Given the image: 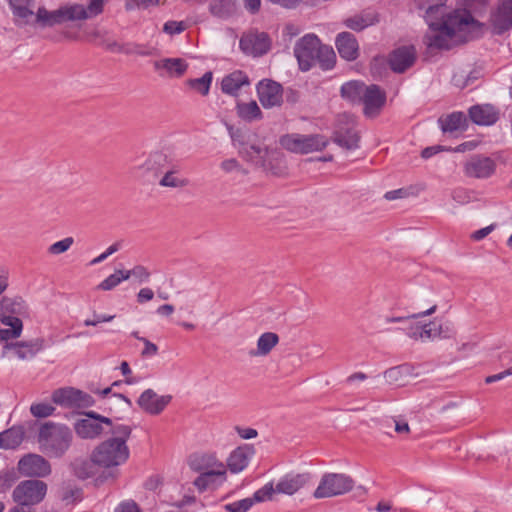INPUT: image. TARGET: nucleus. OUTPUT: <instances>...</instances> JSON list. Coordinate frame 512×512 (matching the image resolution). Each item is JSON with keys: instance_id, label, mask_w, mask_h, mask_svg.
Returning a JSON list of instances; mask_svg holds the SVG:
<instances>
[{"instance_id": "864d4df0", "label": "nucleus", "mask_w": 512, "mask_h": 512, "mask_svg": "<svg viewBox=\"0 0 512 512\" xmlns=\"http://www.w3.org/2000/svg\"><path fill=\"white\" fill-rule=\"evenodd\" d=\"M54 407L50 404L46 403H37L32 404L30 407V412L34 417L37 418H45L53 414Z\"/></svg>"}, {"instance_id": "412c9836", "label": "nucleus", "mask_w": 512, "mask_h": 512, "mask_svg": "<svg viewBox=\"0 0 512 512\" xmlns=\"http://www.w3.org/2000/svg\"><path fill=\"white\" fill-rule=\"evenodd\" d=\"M447 0H414L417 9L424 11V18L429 27L436 24V20L445 18V4Z\"/></svg>"}, {"instance_id": "473e14b6", "label": "nucleus", "mask_w": 512, "mask_h": 512, "mask_svg": "<svg viewBox=\"0 0 512 512\" xmlns=\"http://www.w3.org/2000/svg\"><path fill=\"white\" fill-rule=\"evenodd\" d=\"M236 112L239 118L247 122L260 120L263 117L260 107L254 100L250 102H238Z\"/></svg>"}, {"instance_id": "bb28decb", "label": "nucleus", "mask_w": 512, "mask_h": 512, "mask_svg": "<svg viewBox=\"0 0 512 512\" xmlns=\"http://www.w3.org/2000/svg\"><path fill=\"white\" fill-rule=\"evenodd\" d=\"M221 91L230 96H237L239 90L250 85L249 77L241 70L225 75L221 80Z\"/></svg>"}, {"instance_id": "8fccbe9b", "label": "nucleus", "mask_w": 512, "mask_h": 512, "mask_svg": "<svg viewBox=\"0 0 512 512\" xmlns=\"http://www.w3.org/2000/svg\"><path fill=\"white\" fill-rule=\"evenodd\" d=\"M316 62H319L323 69L332 68L335 62V53L333 49L329 46L320 45Z\"/></svg>"}, {"instance_id": "680f3d73", "label": "nucleus", "mask_w": 512, "mask_h": 512, "mask_svg": "<svg viewBox=\"0 0 512 512\" xmlns=\"http://www.w3.org/2000/svg\"><path fill=\"white\" fill-rule=\"evenodd\" d=\"M141 342L144 344V349L141 352L142 357H152L158 353V347L147 338H141Z\"/></svg>"}, {"instance_id": "5fc2aeb1", "label": "nucleus", "mask_w": 512, "mask_h": 512, "mask_svg": "<svg viewBox=\"0 0 512 512\" xmlns=\"http://www.w3.org/2000/svg\"><path fill=\"white\" fill-rule=\"evenodd\" d=\"M220 167L225 173L236 172L243 175L247 174V170L234 158L222 161Z\"/></svg>"}, {"instance_id": "de8ad7c7", "label": "nucleus", "mask_w": 512, "mask_h": 512, "mask_svg": "<svg viewBox=\"0 0 512 512\" xmlns=\"http://www.w3.org/2000/svg\"><path fill=\"white\" fill-rule=\"evenodd\" d=\"M436 309H437V306L433 305L428 310L420 312V313H416V314H411V315H406V316H386L384 318V321L387 324H390V323L406 324L412 320H416L421 317L432 315L433 313H435Z\"/></svg>"}, {"instance_id": "49530a36", "label": "nucleus", "mask_w": 512, "mask_h": 512, "mask_svg": "<svg viewBox=\"0 0 512 512\" xmlns=\"http://www.w3.org/2000/svg\"><path fill=\"white\" fill-rule=\"evenodd\" d=\"M125 270H116L113 274L105 278L98 286L97 289L102 291H110L118 286L122 281H125Z\"/></svg>"}, {"instance_id": "052dcab7", "label": "nucleus", "mask_w": 512, "mask_h": 512, "mask_svg": "<svg viewBox=\"0 0 512 512\" xmlns=\"http://www.w3.org/2000/svg\"><path fill=\"white\" fill-rule=\"evenodd\" d=\"M470 81V77L466 74L465 71H458L454 73L452 77L453 84L458 88H465Z\"/></svg>"}, {"instance_id": "6ab92c4d", "label": "nucleus", "mask_w": 512, "mask_h": 512, "mask_svg": "<svg viewBox=\"0 0 512 512\" xmlns=\"http://www.w3.org/2000/svg\"><path fill=\"white\" fill-rule=\"evenodd\" d=\"M171 399L170 395L158 396L154 390L147 389L140 395L137 404L145 412L157 415L165 409Z\"/></svg>"}, {"instance_id": "f704fd0d", "label": "nucleus", "mask_w": 512, "mask_h": 512, "mask_svg": "<svg viewBox=\"0 0 512 512\" xmlns=\"http://www.w3.org/2000/svg\"><path fill=\"white\" fill-rule=\"evenodd\" d=\"M366 85L359 81H350L342 85L341 95L352 103H360L365 92Z\"/></svg>"}, {"instance_id": "cd10ccee", "label": "nucleus", "mask_w": 512, "mask_h": 512, "mask_svg": "<svg viewBox=\"0 0 512 512\" xmlns=\"http://www.w3.org/2000/svg\"><path fill=\"white\" fill-rule=\"evenodd\" d=\"M156 70H164L169 77H181L188 68V63L182 58H164L154 62Z\"/></svg>"}, {"instance_id": "0e129e2a", "label": "nucleus", "mask_w": 512, "mask_h": 512, "mask_svg": "<svg viewBox=\"0 0 512 512\" xmlns=\"http://www.w3.org/2000/svg\"><path fill=\"white\" fill-rule=\"evenodd\" d=\"M157 3L158 2L156 0H126L125 8L126 10H133L135 8L148 7Z\"/></svg>"}, {"instance_id": "5701e85b", "label": "nucleus", "mask_w": 512, "mask_h": 512, "mask_svg": "<svg viewBox=\"0 0 512 512\" xmlns=\"http://www.w3.org/2000/svg\"><path fill=\"white\" fill-rule=\"evenodd\" d=\"M45 347V340L43 338H35L30 341H19L15 343H6L5 350H13L15 355L25 360L34 357L39 351Z\"/></svg>"}, {"instance_id": "aec40b11", "label": "nucleus", "mask_w": 512, "mask_h": 512, "mask_svg": "<svg viewBox=\"0 0 512 512\" xmlns=\"http://www.w3.org/2000/svg\"><path fill=\"white\" fill-rule=\"evenodd\" d=\"M416 60V51L413 46H403L395 49L389 56L390 68L396 73H403L410 68Z\"/></svg>"}, {"instance_id": "a211bd4d", "label": "nucleus", "mask_w": 512, "mask_h": 512, "mask_svg": "<svg viewBox=\"0 0 512 512\" xmlns=\"http://www.w3.org/2000/svg\"><path fill=\"white\" fill-rule=\"evenodd\" d=\"M239 154L248 161L263 165L268 149L256 139L255 135H249L244 141L240 142Z\"/></svg>"}, {"instance_id": "423d86ee", "label": "nucleus", "mask_w": 512, "mask_h": 512, "mask_svg": "<svg viewBox=\"0 0 512 512\" xmlns=\"http://www.w3.org/2000/svg\"><path fill=\"white\" fill-rule=\"evenodd\" d=\"M47 490V484L41 480H23L13 489L12 499L17 505L20 506H34L44 500L47 494Z\"/></svg>"}, {"instance_id": "c03bdc74", "label": "nucleus", "mask_w": 512, "mask_h": 512, "mask_svg": "<svg viewBox=\"0 0 512 512\" xmlns=\"http://www.w3.org/2000/svg\"><path fill=\"white\" fill-rule=\"evenodd\" d=\"M160 159V155L158 154H149L139 159L137 162V169L143 173H152L155 176H158L160 173V169L158 166V160Z\"/></svg>"}, {"instance_id": "79ce46f5", "label": "nucleus", "mask_w": 512, "mask_h": 512, "mask_svg": "<svg viewBox=\"0 0 512 512\" xmlns=\"http://www.w3.org/2000/svg\"><path fill=\"white\" fill-rule=\"evenodd\" d=\"M439 121L444 132H454L465 128L466 117L461 112H455L445 118H440Z\"/></svg>"}, {"instance_id": "20e7f679", "label": "nucleus", "mask_w": 512, "mask_h": 512, "mask_svg": "<svg viewBox=\"0 0 512 512\" xmlns=\"http://www.w3.org/2000/svg\"><path fill=\"white\" fill-rule=\"evenodd\" d=\"M71 441L72 433L66 426L48 422L39 430L40 449L50 457H61L69 449Z\"/></svg>"}, {"instance_id": "f03ea898", "label": "nucleus", "mask_w": 512, "mask_h": 512, "mask_svg": "<svg viewBox=\"0 0 512 512\" xmlns=\"http://www.w3.org/2000/svg\"><path fill=\"white\" fill-rule=\"evenodd\" d=\"M481 27L467 10H456L429 27L424 43L429 48L450 49L457 43L473 38Z\"/></svg>"}, {"instance_id": "bf43d9fd", "label": "nucleus", "mask_w": 512, "mask_h": 512, "mask_svg": "<svg viewBox=\"0 0 512 512\" xmlns=\"http://www.w3.org/2000/svg\"><path fill=\"white\" fill-rule=\"evenodd\" d=\"M186 29V25L183 21H168L164 24L163 31L167 34H179Z\"/></svg>"}, {"instance_id": "4468645a", "label": "nucleus", "mask_w": 512, "mask_h": 512, "mask_svg": "<svg viewBox=\"0 0 512 512\" xmlns=\"http://www.w3.org/2000/svg\"><path fill=\"white\" fill-rule=\"evenodd\" d=\"M18 470L27 477L43 478L51 474V465L41 455L27 454L19 460Z\"/></svg>"}, {"instance_id": "c85d7f7f", "label": "nucleus", "mask_w": 512, "mask_h": 512, "mask_svg": "<svg viewBox=\"0 0 512 512\" xmlns=\"http://www.w3.org/2000/svg\"><path fill=\"white\" fill-rule=\"evenodd\" d=\"M254 451L249 445L236 448L228 458V467L231 472L237 473L242 471L249 463Z\"/></svg>"}, {"instance_id": "e433bc0d", "label": "nucleus", "mask_w": 512, "mask_h": 512, "mask_svg": "<svg viewBox=\"0 0 512 512\" xmlns=\"http://www.w3.org/2000/svg\"><path fill=\"white\" fill-rule=\"evenodd\" d=\"M2 324L9 326V329H0V340L8 341L9 339H15L20 337L23 330V323L20 318H8L0 319Z\"/></svg>"}, {"instance_id": "37998d69", "label": "nucleus", "mask_w": 512, "mask_h": 512, "mask_svg": "<svg viewBox=\"0 0 512 512\" xmlns=\"http://www.w3.org/2000/svg\"><path fill=\"white\" fill-rule=\"evenodd\" d=\"M213 75L211 71L206 72L202 77L196 79H188L187 86L194 89L202 96H207L210 91Z\"/></svg>"}, {"instance_id": "39448f33", "label": "nucleus", "mask_w": 512, "mask_h": 512, "mask_svg": "<svg viewBox=\"0 0 512 512\" xmlns=\"http://www.w3.org/2000/svg\"><path fill=\"white\" fill-rule=\"evenodd\" d=\"M280 144L286 150L298 153L308 154L324 150L329 144L327 137L320 134H287L280 138Z\"/></svg>"}, {"instance_id": "72a5a7b5", "label": "nucleus", "mask_w": 512, "mask_h": 512, "mask_svg": "<svg viewBox=\"0 0 512 512\" xmlns=\"http://www.w3.org/2000/svg\"><path fill=\"white\" fill-rule=\"evenodd\" d=\"M379 22L378 15L374 12H367L360 15L347 18L345 25L355 31H361L366 27L372 26Z\"/></svg>"}, {"instance_id": "774afa93", "label": "nucleus", "mask_w": 512, "mask_h": 512, "mask_svg": "<svg viewBox=\"0 0 512 512\" xmlns=\"http://www.w3.org/2000/svg\"><path fill=\"white\" fill-rule=\"evenodd\" d=\"M154 297V292L150 288H142L137 294V302L142 304L152 300Z\"/></svg>"}, {"instance_id": "7c9ffc66", "label": "nucleus", "mask_w": 512, "mask_h": 512, "mask_svg": "<svg viewBox=\"0 0 512 512\" xmlns=\"http://www.w3.org/2000/svg\"><path fill=\"white\" fill-rule=\"evenodd\" d=\"M279 343V336L274 332H265L257 340L255 349L249 351L251 357H265Z\"/></svg>"}, {"instance_id": "2f4dec72", "label": "nucleus", "mask_w": 512, "mask_h": 512, "mask_svg": "<svg viewBox=\"0 0 512 512\" xmlns=\"http://www.w3.org/2000/svg\"><path fill=\"white\" fill-rule=\"evenodd\" d=\"M25 430L22 426H13L0 433V448L15 449L24 440Z\"/></svg>"}, {"instance_id": "ea45409f", "label": "nucleus", "mask_w": 512, "mask_h": 512, "mask_svg": "<svg viewBox=\"0 0 512 512\" xmlns=\"http://www.w3.org/2000/svg\"><path fill=\"white\" fill-rule=\"evenodd\" d=\"M159 185L165 188L182 189L189 185V180L180 176L178 170L171 169L164 173L162 178L159 180Z\"/></svg>"}, {"instance_id": "c9c22d12", "label": "nucleus", "mask_w": 512, "mask_h": 512, "mask_svg": "<svg viewBox=\"0 0 512 512\" xmlns=\"http://www.w3.org/2000/svg\"><path fill=\"white\" fill-rule=\"evenodd\" d=\"M226 474V469L224 465H217L215 469L207 470L206 472L200 473V475L195 479L194 485L198 488L200 492L204 491L208 488L216 477H224Z\"/></svg>"}, {"instance_id": "13d9d810", "label": "nucleus", "mask_w": 512, "mask_h": 512, "mask_svg": "<svg viewBox=\"0 0 512 512\" xmlns=\"http://www.w3.org/2000/svg\"><path fill=\"white\" fill-rule=\"evenodd\" d=\"M405 329L406 335L415 341H420L423 324L421 322H408Z\"/></svg>"}, {"instance_id": "f257e3e1", "label": "nucleus", "mask_w": 512, "mask_h": 512, "mask_svg": "<svg viewBox=\"0 0 512 512\" xmlns=\"http://www.w3.org/2000/svg\"><path fill=\"white\" fill-rule=\"evenodd\" d=\"M12 11L13 22L19 28L45 29L55 26H72L62 36L67 41H80L79 33L82 24L94 19L104 12L109 0H89L88 3L66 2L54 10L44 5H37L36 0H8Z\"/></svg>"}, {"instance_id": "4d7b16f0", "label": "nucleus", "mask_w": 512, "mask_h": 512, "mask_svg": "<svg viewBox=\"0 0 512 512\" xmlns=\"http://www.w3.org/2000/svg\"><path fill=\"white\" fill-rule=\"evenodd\" d=\"M254 499L245 498L231 504L226 505V510L229 512H247L253 505Z\"/></svg>"}, {"instance_id": "603ef678", "label": "nucleus", "mask_w": 512, "mask_h": 512, "mask_svg": "<svg viewBox=\"0 0 512 512\" xmlns=\"http://www.w3.org/2000/svg\"><path fill=\"white\" fill-rule=\"evenodd\" d=\"M17 480V475L13 470H4L0 472V493L9 490Z\"/></svg>"}, {"instance_id": "e2e57ef3", "label": "nucleus", "mask_w": 512, "mask_h": 512, "mask_svg": "<svg viewBox=\"0 0 512 512\" xmlns=\"http://www.w3.org/2000/svg\"><path fill=\"white\" fill-rule=\"evenodd\" d=\"M273 5H277L287 10H293L300 6L303 0H267Z\"/></svg>"}, {"instance_id": "4c0bfd02", "label": "nucleus", "mask_w": 512, "mask_h": 512, "mask_svg": "<svg viewBox=\"0 0 512 512\" xmlns=\"http://www.w3.org/2000/svg\"><path fill=\"white\" fill-rule=\"evenodd\" d=\"M189 465L192 470L203 473L215 469L217 465H223V463L218 462L211 455H193L190 458Z\"/></svg>"}, {"instance_id": "393cba45", "label": "nucleus", "mask_w": 512, "mask_h": 512, "mask_svg": "<svg viewBox=\"0 0 512 512\" xmlns=\"http://www.w3.org/2000/svg\"><path fill=\"white\" fill-rule=\"evenodd\" d=\"M338 53L348 61L355 60L359 55V45L356 37L350 32L338 34L335 41Z\"/></svg>"}, {"instance_id": "a19ab883", "label": "nucleus", "mask_w": 512, "mask_h": 512, "mask_svg": "<svg viewBox=\"0 0 512 512\" xmlns=\"http://www.w3.org/2000/svg\"><path fill=\"white\" fill-rule=\"evenodd\" d=\"M212 15L218 18H228L236 11V5L233 0H213L209 5Z\"/></svg>"}, {"instance_id": "f3484780", "label": "nucleus", "mask_w": 512, "mask_h": 512, "mask_svg": "<svg viewBox=\"0 0 512 512\" xmlns=\"http://www.w3.org/2000/svg\"><path fill=\"white\" fill-rule=\"evenodd\" d=\"M385 101L386 94L380 87L377 85L366 86L360 102L364 105V115L369 118L376 117L383 108Z\"/></svg>"}, {"instance_id": "338daca9", "label": "nucleus", "mask_w": 512, "mask_h": 512, "mask_svg": "<svg viewBox=\"0 0 512 512\" xmlns=\"http://www.w3.org/2000/svg\"><path fill=\"white\" fill-rule=\"evenodd\" d=\"M115 512H141L138 505L133 501H127L121 503L115 510Z\"/></svg>"}, {"instance_id": "9d476101", "label": "nucleus", "mask_w": 512, "mask_h": 512, "mask_svg": "<svg viewBox=\"0 0 512 512\" xmlns=\"http://www.w3.org/2000/svg\"><path fill=\"white\" fill-rule=\"evenodd\" d=\"M52 400L54 403L69 409H83L94 404V400L89 394L72 387L54 391Z\"/></svg>"}, {"instance_id": "1a4fd4ad", "label": "nucleus", "mask_w": 512, "mask_h": 512, "mask_svg": "<svg viewBox=\"0 0 512 512\" xmlns=\"http://www.w3.org/2000/svg\"><path fill=\"white\" fill-rule=\"evenodd\" d=\"M239 46L244 54L260 57L270 50L271 39L265 32L249 30L241 36Z\"/></svg>"}, {"instance_id": "dca6fc26", "label": "nucleus", "mask_w": 512, "mask_h": 512, "mask_svg": "<svg viewBox=\"0 0 512 512\" xmlns=\"http://www.w3.org/2000/svg\"><path fill=\"white\" fill-rule=\"evenodd\" d=\"M495 34H502L512 28V0H500L490 16Z\"/></svg>"}, {"instance_id": "f8f14e48", "label": "nucleus", "mask_w": 512, "mask_h": 512, "mask_svg": "<svg viewBox=\"0 0 512 512\" xmlns=\"http://www.w3.org/2000/svg\"><path fill=\"white\" fill-rule=\"evenodd\" d=\"M85 416L86 418L78 420L74 425L76 434L82 439L96 438L103 433L102 424L111 425L110 418L95 412H87Z\"/></svg>"}, {"instance_id": "7ed1b4c3", "label": "nucleus", "mask_w": 512, "mask_h": 512, "mask_svg": "<svg viewBox=\"0 0 512 512\" xmlns=\"http://www.w3.org/2000/svg\"><path fill=\"white\" fill-rule=\"evenodd\" d=\"M113 436L101 442L92 452V461L97 466L111 468L124 464L130 455L126 444L131 435V428L118 425L112 430Z\"/></svg>"}, {"instance_id": "2eb2a0df", "label": "nucleus", "mask_w": 512, "mask_h": 512, "mask_svg": "<svg viewBox=\"0 0 512 512\" xmlns=\"http://www.w3.org/2000/svg\"><path fill=\"white\" fill-rule=\"evenodd\" d=\"M257 95L260 103L266 109L279 107L283 103L282 86L270 79H264L257 84Z\"/></svg>"}, {"instance_id": "c756f323", "label": "nucleus", "mask_w": 512, "mask_h": 512, "mask_svg": "<svg viewBox=\"0 0 512 512\" xmlns=\"http://www.w3.org/2000/svg\"><path fill=\"white\" fill-rule=\"evenodd\" d=\"M469 116L478 125H491L498 119V113L491 105H476L470 108Z\"/></svg>"}, {"instance_id": "69168bd1", "label": "nucleus", "mask_w": 512, "mask_h": 512, "mask_svg": "<svg viewBox=\"0 0 512 512\" xmlns=\"http://www.w3.org/2000/svg\"><path fill=\"white\" fill-rule=\"evenodd\" d=\"M495 228H496V224H491L487 227H484L477 231H474L470 235V239L474 240V241H480V240L484 239L485 237H487L492 231H494Z\"/></svg>"}, {"instance_id": "6e6d98bb", "label": "nucleus", "mask_w": 512, "mask_h": 512, "mask_svg": "<svg viewBox=\"0 0 512 512\" xmlns=\"http://www.w3.org/2000/svg\"><path fill=\"white\" fill-rule=\"evenodd\" d=\"M74 240L72 237H67L63 240H60L58 242L53 243L49 246L48 252L52 255H59L64 252H66L71 245L73 244Z\"/></svg>"}, {"instance_id": "0eeeda50", "label": "nucleus", "mask_w": 512, "mask_h": 512, "mask_svg": "<svg viewBox=\"0 0 512 512\" xmlns=\"http://www.w3.org/2000/svg\"><path fill=\"white\" fill-rule=\"evenodd\" d=\"M354 480L344 473L325 474L314 491V497L329 498L350 492L354 487Z\"/></svg>"}, {"instance_id": "b1692460", "label": "nucleus", "mask_w": 512, "mask_h": 512, "mask_svg": "<svg viewBox=\"0 0 512 512\" xmlns=\"http://www.w3.org/2000/svg\"><path fill=\"white\" fill-rule=\"evenodd\" d=\"M455 335V330L450 323H437L431 321L423 324L421 331V342L433 341L435 339H449Z\"/></svg>"}, {"instance_id": "ddd939ff", "label": "nucleus", "mask_w": 512, "mask_h": 512, "mask_svg": "<svg viewBox=\"0 0 512 512\" xmlns=\"http://www.w3.org/2000/svg\"><path fill=\"white\" fill-rule=\"evenodd\" d=\"M496 170V162L490 157L474 155L465 161L463 171L466 177L472 179L490 178Z\"/></svg>"}, {"instance_id": "58836bf2", "label": "nucleus", "mask_w": 512, "mask_h": 512, "mask_svg": "<svg viewBox=\"0 0 512 512\" xmlns=\"http://www.w3.org/2000/svg\"><path fill=\"white\" fill-rule=\"evenodd\" d=\"M359 138V134L355 129L348 128L345 131H337L334 135V142L350 150L358 147Z\"/></svg>"}, {"instance_id": "4be33fe9", "label": "nucleus", "mask_w": 512, "mask_h": 512, "mask_svg": "<svg viewBox=\"0 0 512 512\" xmlns=\"http://www.w3.org/2000/svg\"><path fill=\"white\" fill-rule=\"evenodd\" d=\"M28 314V305L20 296H5L0 302V319L20 318Z\"/></svg>"}, {"instance_id": "a878e982", "label": "nucleus", "mask_w": 512, "mask_h": 512, "mask_svg": "<svg viewBox=\"0 0 512 512\" xmlns=\"http://www.w3.org/2000/svg\"><path fill=\"white\" fill-rule=\"evenodd\" d=\"M86 41L100 45L111 52H120L121 45L105 29L93 27L85 31Z\"/></svg>"}, {"instance_id": "09e8293b", "label": "nucleus", "mask_w": 512, "mask_h": 512, "mask_svg": "<svg viewBox=\"0 0 512 512\" xmlns=\"http://www.w3.org/2000/svg\"><path fill=\"white\" fill-rule=\"evenodd\" d=\"M409 367L406 365L392 367L384 372V378L390 384L400 383L409 374Z\"/></svg>"}, {"instance_id": "a18cd8bd", "label": "nucleus", "mask_w": 512, "mask_h": 512, "mask_svg": "<svg viewBox=\"0 0 512 512\" xmlns=\"http://www.w3.org/2000/svg\"><path fill=\"white\" fill-rule=\"evenodd\" d=\"M97 464L92 461V457L90 460H77L73 464L74 472L77 475V477L81 479H86L88 477H91L95 475L96 473V466Z\"/></svg>"}, {"instance_id": "6e6552de", "label": "nucleus", "mask_w": 512, "mask_h": 512, "mask_svg": "<svg viewBox=\"0 0 512 512\" xmlns=\"http://www.w3.org/2000/svg\"><path fill=\"white\" fill-rule=\"evenodd\" d=\"M320 45V40L314 34H306L296 42L294 55L302 71H307L315 65Z\"/></svg>"}, {"instance_id": "9b49d317", "label": "nucleus", "mask_w": 512, "mask_h": 512, "mask_svg": "<svg viewBox=\"0 0 512 512\" xmlns=\"http://www.w3.org/2000/svg\"><path fill=\"white\" fill-rule=\"evenodd\" d=\"M305 484L303 475L285 476L279 480L274 488L271 484L265 485L254 494L255 501H264L270 499L273 493H283L293 495Z\"/></svg>"}, {"instance_id": "3c124183", "label": "nucleus", "mask_w": 512, "mask_h": 512, "mask_svg": "<svg viewBox=\"0 0 512 512\" xmlns=\"http://www.w3.org/2000/svg\"><path fill=\"white\" fill-rule=\"evenodd\" d=\"M125 276L128 280L130 277H135L140 283L147 282L151 276L148 269L142 265H137L131 270H125Z\"/></svg>"}]
</instances>
